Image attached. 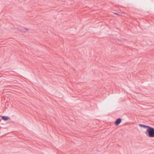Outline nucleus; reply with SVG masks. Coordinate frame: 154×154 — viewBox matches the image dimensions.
Wrapping results in <instances>:
<instances>
[{
	"label": "nucleus",
	"mask_w": 154,
	"mask_h": 154,
	"mask_svg": "<svg viewBox=\"0 0 154 154\" xmlns=\"http://www.w3.org/2000/svg\"><path fill=\"white\" fill-rule=\"evenodd\" d=\"M145 134L149 137H154V128L150 127L145 132Z\"/></svg>",
	"instance_id": "nucleus-1"
},
{
	"label": "nucleus",
	"mask_w": 154,
	"mask_h": 154,
	"mask_svg": "<svg viewBox=\"0 0 154 154\" xmlns=\"http://www.w3.org/2000/svg\"><path fill=\"white\" fill-rule=\"evenodd\" d=\"M122 119L121 118H118L116 120L115 122V124L116 125H119L121 122Z\"/></svg>",
	"instance_id": "nucleus-2"
},
{
	"label": "nucleus",
	"mask_w": 154,
	"mask_h": 154,
	"mask_svg": "<svg viewBox=\"0 0 154 154\" xmlns=\"http://www.w3.org/2000/svg\"><path fill=\"white\" fill-rule=\"evenodd\" d=\"M139 126L140 127H142L144 128H146L147 129H149V128L150 127V126H149L145 125H143L142 124H139Z\"/></svg>",
	"instance_id": "nucleus-3"
},
{
	"label": "nucleus",
	"mask_w": 154,
	"mask_h": 154,
	"mask_svg": "<svg viewBox=\"0 0 154 154\" xmlns=\"http://www.w3.org/2000/svg\"><path fill=\"white\" fill-rule=\"evenodd\" d=\"M10 119V118L8 116H2V119L3 120H4L5 121L8 120V119Z\"/></svg>",
	"instance_id": "nucleus-4"
},
{
	"label": "nucleus",
	"mask_w": 154,
	"mask_h": 154,
	"mask_svg": "<svg viewBox=\"0 0 154 154\" xmlns=\"http://www.w3.org/2000/svg\"><path fill=\"white\" fill-rule=\"evenodd\" d=\"M25 30H29V29H28L26 28H25Z\"/></svg>",
	"instance_id": "nucleus-5"
},
{
	"label": "nucleus",
	"mask_w": 154,
	"mask_h": 154,
	"mask_svg": "<svg viewBox=\"0 0 154 154\" xmlns=\"http://www.w3.org/2000/svg\"><path fill=\"white\" fill-rule=\"evenodd\" d=\"M116 14H117V13H116Z\"/></svg>",
	"instance_id": "nucleus-6"
}]
</instances>
